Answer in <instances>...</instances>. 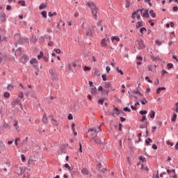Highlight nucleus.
<instances>
[{"label":"nucleus","mask_w":178,"mask_h":178,"mask_svg":"<svg viewBox=\"0 0 178 178\" xmlns=\"http://www.w3.org/2000/svg\"><path fill=\"white\" fill-rule=\"evenodd\" d=\"M86 6H88L91 9V13L92 16L95 17V20L97 19V13L99 11V8L96 6L95 3L93 2H88L86 3Z\"/></svg>","instance_id":"obj_1"},{"label":"nucleus","mask_w":178,"mask_h":178,"mask_svg":"<svg viewBox=\"0 0 178 178\" xmlns=\"http://www.w3.org/2000/svg\"><path fill=\"white\" fill-rule=\"evenodd\" d=\"M49 74L51 75L52 80H58V75L57 74V70L54 67H51L49 71Z\"/></svg>","instance_id":"obj_2"},{"label":"nucleus","mask_w":178,"mask_h":178,"mask_svg":"<svg viewBox=\"0 0 178 178\" xmlns=\"http://www.w3.org/2000/svg\"><path fill=\"white\" fill-rule=\"evenodd\" d=\"M101 131H102L101 130V127H99L97 129L91 128V129H88L87 133H88V132H93L92 134H91V138H95V137L97 136L98 132H99Z\"/></svg>","instance_id":"obj_3"},{"label":"nucleus","mask_w":178,"mask_h":178,"mask_svg":"<svg viewBox=\"0 0 178 178\" xmlns=\"http://www.w3.org/2000/svg\"><path fill=\"white\" fill-rule=\"evenodd\" d=\"M23 97H24L23 93L20 92L19 95H18V97L15 100H14L13 102H11V106L15 107L16 104H19Z\"/></svg>","instance_id":"obj_4"},{"label":"nucleus","mask_w":178,"mask_h":178,"mask_svg":"<svg viewBox=\"0 0 178 178\" xmlns=\"http://www.w3.org/2000/svg\"><path fill=\"white\" fill-rule=\"evenodd\" d=\"M142 14H143V10H136V12H134V13H132L131 18L133 19H136V15L137 19L139 20L141 17Z\"/></svg>","instance_id":"obj_5"},{"label":"nucleus","mask_w":178,"mask_h":178,"mask_svg":"<svg viewBox=\"0 0 178 178\" xmlns=\"http://www.w3.org/2000/svg\"><path fill=\"white\" fill-rule=\"evenodd\" d=\"M136 42H137L138 48L139 49H143L145 48V45L143 40H140L138 41H136Z\"/></svg>","instance_id":"obj_6"},{"label":"nucleus","mask_w":178,"mask_h":178,"mask_svg":"<svg viewBox=\"0 0 178 178\" xmlns=\"http://www.w3.org/2000/svg\"><path fill=\"white\" fill-rule=\"evenodd\" d=\"M25 96H26V97H33V98H35V99H37V96H36V95H35V92H33V91H29V92H27L26 94H25Z\"/></svg>","instance_id":"obj_7"},{"label":"nucleus","mask_w":178,"mask_h":178,"mask_svg":"<svg viewBox=\"0 0 178 178\" xmlns=\"http://www.w3.org/2000/svg\"><path fill=\"white\" fill-rule=\"evenodd\" d=\"M28 140H29V138L26 137L24 140L21 141L20 145L22 146H28V144H29Z\"/></svg>","instance_id":"obj_8"},{"label":"nucleus","mask_w":178,"mask_h":178,"mask_svg":"<svg viewBox=\"0 0 178 178\" xmlns=\"http://www.w3.org/2000/svg\"><path fill=\"white\" fill-rule=\"evenodd\" d=\"M30 63L33 65V67H36L38 65V60L36 58H32L30 60Z\"/></svg>","instance_id":"obj_9"},{"label":"nucleus","mask_w":178,"mask_h":178,"mask_svg":"<svg viewBox=\"0 0 178 178\" xmlns=\"http://www.w3.org/2000/svg\"><path fill=\"white\" fill-rule=\"evenodd\" d=\"M81 172L83 175H89V170H88L87 168H81Z\"/></svg>","instance_id":"obj_10"},{"label":"nucleus","mask_w":178,"mask_h":178,"mask_svg":"<svg viewBox=\"0 0 178 178\" xmlns=\"http://www.w3.org/2000/svg\"><path fill=\"white\" fill-rule=\"evenodd\" d=\"M19 170H20V172L18 173V176H22V175H23V173H24V172H26V167H20Z\"/></svg>","instance_id":"obj_11"},{"label":"nucleus","mask_w":178,"mask_h":178,"mask_svg":"<svg viewBox=\"0 0 178 178\" xmlns=\"http://www.w3.org/2000/svg\"><path fill=\"white\" fill-rule=\"evenodd\" d=\"M86 36H88L90 38H92L93 36L92 35V31L91 29H88L86 31Z\"/></svg>","instance_id":"obj_12"},{"label":"nucleus","mask_w":178,"mask_h":178,"mask_svg":"<svg viewBox=\"0 0 178 178\" xmlns=\"http://www.w3.org/2000/svg\"><path fill=\"white\" fill-rule=\"evenodd\" d=\"M90 92L92 95H95L97 92V88L95 86L90 87Z\"/></svg>","instance_id":"obj_13"},{"label":"nucleus","mask_w":178,"mask_h":178,"mask_svg":"<svg viewBox=\"0 0 178 178\" xmlns=\"http://www.w3.org/2000/svg\"><path fill=\"white\" fill-rule=\"evenodd\" d=\"M101 45L103 47H106L108 45V44L106 42V40L105 38L102 40Z\"/></svg>","instance_id":"obj_14"},{"label":"nucleus","mask_w":178,"mask_h":178,"mask_svg":"<svg viewBox=\"0 0 178 178\" xmlns=\"http://www.w3.org/2000/svg\"><path fill=\"white\" fill-rule=\"evenodd\" d=\"M143 16L145 18H149V10H145V13L143 14Z\"/></svg>","instance_id":"obj_15"},{"label":"nucleus","mask_w":178,"mask_h":178,"mask_svg":"<svg viewBox=\"0 0 178 178\" xmlns=\"http://www.w3.org/2000/svg\"><path fill=\"white\" fill-rule=\"evenodd\" d=\"M140 129L146 128V136H148L149 131H148V130H147V127H145V124H141V125H140Z\"/></svg>","instance_id":"obj_16"},{"label":"nucleus","mask_w":178,"mask_h":178,"mask_svg":"<svg viewBox=\"0 0 178 178\" xmlns=\"http://www.w3.org/2000/svg\"><path fill=\"white\" fill-rule=\"evenodd\" d=\"M42 121L44 124L47 123L48 120H47V115H46L45 114L43 115V117H42Z\"/></svg>","instance_id":"obj_17"},{"label":"nucleus","mask_w":178,"mask_h":178,"mask_svg":"<svg viewBox=\"0 0 178 178\" xmlns=\"http://www.w3.org/2000/svg\"><path fill=\"white\" fill-rule=\"evenodd\" d=\"M155 115H156V113L154 111H152L149 113V117L152 118V119H154L155 118Z\"/></svg>","instance_id":"obj_18"},{"label":"nucleus","mask_w":178,"mask_h":178,"mask_svg":"<svg viewBox=\"0 0 178 178\" xmlns=\"http://www.w3.org/2000/svg\"><path fill=\"white\" fill-rule=\"evenodd\" d=\"M114 40H116L117 42H120V38L118 36L112 37L111 38L112 42H113Z\"/></svg>","instance_id":"obj_19"},{"label":"nucleus","mask_w":178,"mask_h":178,"mask_svg":"<svg viewBox=\"0 0 178 178\" xmlns=\"http://www.w3.org/2000/svg\"><path fill=\"white\" fill-rule=\"evenodd\" d=\"M6 149V145L3 142H0V150H4Z\"/></svg>","instance_id":"obj_20"},{"label":"nucleus","mask_w":178,"mask_h":178,"mask_svg":"<svg viewBox=\"0 0 178 178\" xmlns=\"http://www.w3.org/2000/svg\"><path fill=\"white\" fill-rule=\"evenodd\" d=\"M166 88L165 87L159 88L156 90V94H160L161 90H165Z\"/></svg>","instance_id":"obj_21"},{"label":"nucleus","mask_w":178,"mask_h":178,"mask_svg":"<svg viewBox=\"0 0 178 178\" xmlns=\"http://www.w3.org/2000/svg\"><path fill=\"white\" fill-rule=\"evenodd\" d=\"M33 157H29V160H28V164L29 165H33Z\"/></svg>","instance_id":"obj_22"},{"label":"nucleus","mask_w":178,"mask_h":178,"mask_svg":"<svg viewBox=\"0 0 178 178\" xmlns=\"http://www.w3.org/2000/svg\"><path fill=\"white\" fill-rule=\"evenodd\" d=\"M149 14H150V15H151L152 17L156 18V13H154V10H150V11H149Z\"/></svg>","instance_id":"obj_23"},{"label":"nucleus","mask_w":178,"mask_h":178,"mask_svg":"<svg viewBox=\"0 0 178 178\" xmlns=\"http://www.w3.org/2000/svg\"><path fill=\"white\" fill-rule=\"evenodd\" d=\"M14 127L16 130H18V121L17 120H14Z\"/></svg>","instance_id":"obj_24"},{"label":"nucleus","mask_w":178,"mask_h":178,"mask_svg":"<svg viewBox=\"0 0 178 178\" xmlns=\"http://www.w3.org/2000/svg\"><path fill=\"white\" fill-rule=\"evenodd\" d=\"M41 15H42V17H44V18H47V11L43 10L42 12H41Z\"/></svg>","instance_id":"obj_25"},{"label":"nucleus","mask_w":178,"mask_h":178,"mask_svg":"<svg viewBox=\"0 0 178 178\" xmlns=\"http://www.w3.org/2000/svg\"><path fill=\"white\" fill-rule=\"evenodd\" d=\"M177 118V114L174 113V114H173V116H172V119H171V120H172V122H176Z\"/></svg>","instance_id":"obj_26"},{"label":"nucleus","mask_w":178,"mask_h":178,"mask_svg":"<svg viewBox=\"0 0 178 178\" xmlns=\"http://www.w3.org/2000/svg\"><path fill=\"white\" fill-rule=\"evenodd\" d=\"M105 88H112V85L111 83L109 82H107L105 83Z\"/></svg>","instance_id":"obj_27"},{"label":"nucleus","mask_w":178,"mask_h":178,"mask_svg":"<svg viewBox=\"0 0 178 178\" xmlns=\"http://www.w3.org/2000/svg\"><path fill=\"white\" fill-rule=\"evenodd\" d=\"M94 74L96 76H100L101 75L100 71L99 70H97V69H95Z\"/></svg>","instance_id":"obj_28"},{"label":"nucleus","mask_w":178,"mask_h":178,"mask_svg":"<svg viewBox=\"0 0 178 178\" xmlns=\"http://www.w3.org/2000/svg\"><path fill=\"white\" fill-rule=\"evenodd\" d=\"M64 166H65V168H66L67 169H68V170H69L70 172H71V171L72 170V168L69 165L68 163H65V164L64 165Z\"/></svg>","instance_id":"obj_29"},{"label":"nucleus","mask_w":178,"mask_h":178,"mask_svg":"<svg viewBox=\"0 0 178 178\" xmlns=\"http://www.w3.org/2000/svg\"><path fill=\"white\" fill-rule=\"evenodd\" d=\"M47 6L44 3H41L39 6V10H42V9H44L46 8Z\"/></svg>","instance_id":"obj_30"},{"label":"nucleus","mask_w":178,"mask_h":178,"mask_svg":"<svg viewBox=\"0 0 178 178\" xmlns=\"http://www.w3.org/2000/svg\"><path fill=\"white\" fill-rule=\"evenodd\" d=\"M142 26H143V22H137V24H136V28L137 29H139Z\"/></svg>","instance_id":"obj_31"},{"label":"nucleus","mask_w":178,"mask_h":178,"mask_svg":"<svg viewBox=\"0 0 178 178\" xmlns=\"http://www.w3.org/2000/svg\"><path fill=\"white\" fill-rule=\"evenodd\" d=\"M140 33L144 34V32H147V29L145 27H143L140 29Z\"/></svg>","instance_id":"obj_32"},{"label":"nucleus","mask_w":178,"mask_h":178,"mask_svg":"<svg viewBox=\"0 0 178 178\" xmlns=\"http://www.w3.org/2000/svg\"><path fill=\"white\" fill-rule=\"evenodd\" d=\"M6 37H1V35H0V42H6Z\"/></svg>","instance_id":"obj_33"},{"label":"nucleus","mask_w":178,"mask_h":178,"mask_svg":"<svg viewBox=\"0 0 178 178\" xmlns=\"http://www.w3.org/2000/svg\"><path fill=\"white\" fill-rule=\"evenodd\" d=\"M140 102L143 105H145L147 103H148V101L146 99V98H144L142 101H140Z\"/></svg>","instance_id":"obj_34"},{"label":"nucleus","mask_w":178,"mask_h":178,"mask_svg":"<svg viewBox=\"0 0 178 178\" xmlns=\"http://www.w3.org/2000/svg\"><path fill=\"white\" fill-rule=\"evenodd\" d=\"M37 41H38V39L36 38V37L32 36V38H31V42H32L33 43H35V42H37Z\"/></svg>","instance_id":"obj_35"},{"label":"nucleus","mask_w":178,"mask_h":178,"mask_svg":"<svg viewBox=\"0 0 178 178\" xmlns=\"http://www.w3.org/2000/svg\"><path fill=\"white\" fill-rule=\"evenodd\" d=\"M43 55H44L43 52H42V51H40V54H39V55H38V56H37L38 59L40 60L41 58L43 57Z\"/></svg>","instance_id":"obj_36"},{"label":"nucleus","mask_w":178,"mask_h":178,"mask_svg":"<svg viewBox=\"0 0 178 178\" xmlns=\"http://www.w3.org/2000/svg\"><path fill=\"white\" fill-rule=\"evenodd\" d=\"M139 159L142 161V162H147V159L145 157H143V156H140Z\"/></svg>","instance_id":"obj_37"},{"label":"nucleus","mask_w":178,"mask_h":178,"mask_svg":"<svg viewBox=\"0 0 178 178\" xmlns=\"http://www.w3.org/2000/svg\"><path fill=\"white\" fill-rule=\"evenodd\" d=\"M105 101V99L102 98L98 100V103L101 105L104 104V102Z\"/></svg>","instance_id":"obj_38"},{"label":"nucleus","mask_w":178,"mask_h":178,"mask_svg":"<svg viewBox=\"0 0 178 178\" xmlns=\"http://www.w3.org/2000/svg\"><path fill=\"white\" fill-rule=\"evenodd\" d=\"M94 139V141L97 143H99L100 144L101 143V139L100 138H93Z\"/></svg>","instance_id":"obj_39"},{"label":"nucleus","mask_w":178,"mask_h":178,"mask_svg":"<svg viewBox=\"0 0 178 178\" xmlns=\"http://www.w3.org/2000/svg\"><path fill=\"white\" fill-rule=\"evenodd\" d=\"M10 97V94L8 92H4V97L9 98Z\"/></svg>","instance_id":"obj_40"},{"label":"nucleus","mask_w":178,"mask_h":178,"mask_svg":"<svg viewBox=\"0 0 178 178\" xmlns=\"http://www.w3.org/2000/svg\"><path fill=\"white\" fill-rule=\"evenodd\" d=\"M10 128V126L8 123L4 122V124L3 125V129Z\"/></svg>","instance_id":"obj_41"},{"label":"nucleus","mask_w":178,"mask_h":178,"mask_svg":"<svg viewBox=\"0 0 178 178\" xmlns=\"http://www.w3.org/2000/svg\"><path fill=\"white\" fill-rule=\"evenodd\" d=\"M134 94H138L140 96H143V94L140 92V90H137L136 91L134 92Z\"/></svg>","instance_id":"obj_42"},{"label":"nucleus","mask_w":178,"mask_h":178,"mask_svg":"<svg viewBox=\"0 0 178 178\" xmlns=\"http://www.w3.org/2000/svg\"><path fill=\"white\" fill-rule=\"evenodd\" d=\"M19 140H20V138H16L15 139V144L16 146L19 145V143L17 142L19 141Z\"/></svg>","instance_id":"obj_43"},{"label":"nucleus","mask_w":178,"mask_h":178,"mask_svg":"<svg viewBox=\"0 0 178 178\" xmlns=\"http://www.w3.org/2000/svg\"><path fill=\"white\" fill-rule=\"evenodd\" d=\"M21 160H22V162H25L26 161V156L24 154H22L21 155Z\"/></svg>","instance_id":"obj_44"},{"label":"nucleus","mask_w":178,"mask_h":178,"mask_svg":"<svg viewBox=\"0 0 178 178\" xmlns=\"http://www.w3.org/2000/svg\"><path fill=\"white\" fill-rule=\"evenodd\" d=\"M67 119H68L69 120H73V115H72V114L69 113V115H67Z\"/></svg>","instance_id":"obj_45"},{"label":"nucleus","mask_w":178,"mask_h":178,"mask_svg":"<svg viewBox=\"0 0 178 178\" xmlns=\"http://www.w3.org/2000/svg\"><path fill=\"white\" fill-rule=\"evenodd\" d=\"M114 111H115L116 115H120V111L118 108H114Z\"/></svg>","instance_id":"obj_46"},{"label":"nucleus","mask_w":178,"mask_h":178,"mask_svg":"<svg viewBox=\"0 0 178 178\" xmlns=\"http://www.w3.org/2000/svg\"><path fill=\"white\" fill-rule=\"evenodd\" d=\"M14 88V86L13 85H8V86H7V90H11Z\"/></svg>","instance_id":"obj_47"},{"label":"nucleus","mask_w":178,"mask_h":178,"mask_svg":"<svg viewBox=\"0 0 178 178\" xmlns=\"http://www.w3.org/2000/svg\"><path fill=\"white\" fill-rule=\"evenodd\" d=\"M145 79L146 81H147V82L150 83H152L153 81L152 80L149 79V76H145Z\"/></svg>","instance_id":"obj_48"},{"label":"nucleus","mask_w":178,"mask_h":178,"mask_svg":"<svg viewBox=\"0 0 178 178\" xmlns=\"http://www.w3.org/2000/svg\"><path fill=\"white\" fill-rule=\"evenodd\" d=\"M116 70H117V72H118V73H120L121 75H124V72H123L122 70H120L119 68H117Z\"/></svg>","instance_id":"obj_49"},{"label":"nucleus","mask_w":178,"mask_h":178,"mask_svg":"<svg viewBox=\"0 0 178 178\" xmlns=\"http://www.w3.org/2000/svg\"><path fill=\"white\" fill-rule=\"evenodd\" d=\"M146 120H147V116L146 115H143L142 119L140 120V122H144Z\"/></svg>","instance_id":"obj_50"},{"label":"nucleus","mask_w":178,"mask_h":178,"mask_svg":"<svg viewBox=\"0 0 178 178\" xmlns=\"http://www.w3.org/2000/svg\"><path fill=\"white\" fill-rule=\"evenodd\" d=\"M18 3L19 4H21V6H25V1H18Z\"/></svg>","instance_id":"obj_51"},{"label":"nucleus","mask_w":178,"mask_h":178,"mask_svg":"<svg viewBox=\"0 0 178 178\" xmlns=\"http://www.w3.org/2000/svg\"><path fill=\"white\" fill-rule=\"evenodd\" d=\"M139 113L140 115H145V114L147 113V111H139Z\"/></svg>","instance_id":"obj_52"},{"label":"nucleus","mask_w":178,"mask_h":178,"mask_svg":"<svg viewBox=\"0 0 178 178\" xmlns=\"http://www.w3.org/2000/svg\"><path fill=\"white\" fill-rule=\"evenodd\" d=\"M102 78L103 81H106L107 80L106 79V74H102Z\"/></svg>","instance_id":"obj_53"},{"label":"nucleus","mask_w":178,"mask_h":178,"mask_svg":"<svg viewBox=\"0 0 178 178\" xmlns=\"http://www.w3.org/2000/svg\"><path fill=\"white\" fill-rule=\"evenodd\" d=\"M54 51L56 53V54H60L61 51L59 49H54Z\"/></svg>","instance_id":"obj_54"},{"label":"nucleus","mask_w":178,"mask_h":178,"mask_svg":"<svg viewBox=\"0 0 178 178\" xmlns=\"http://www.w3.org/2000/svg\"><path fill=\"white\" fill-rule=\"evenodd\" d=\"M76 124L74 123H72L71 125L72 131H74Z\"/></svg>","instance_id":"obj_55"},{"label":"nucleus","mask_w":178,"mask_h":178,"mask_svg":"<svg viewBox=\"0 0 178 178\" xmlns=\"http://www.w3.org/2000/svg\"><path fill=\"white\" fill-rule=\"evenodd\" d=\"M123 110H124V111L131 112V109L129 108L128 107H124V108H123Z\"/></svg>","instance_id":"obj_56"},{"label":"nucleus","mask_w":178,"mask_h":178,"mask_svg":"<svg viewBox=\"0 0 178 178\" xmlns=\"http://www.w3.org/2000/svg\"><path fill=\"white\" fill-rule=\"evenodd\" d=\"M155 43H156V44H158L159 46H161V45H162V42H161V41H159V40H156V41L155 42Z\"/></svg>","instance_id":"obj_57"},{"label":"nucleus","mask_w":178,"mask_h":178,"mask_svg":"<svg viewBox=\"0 0 178 178\" xmlns=\"http://www.w3.org/2000/svg\"><path fill=\"white\" fill-rule=\"evenodd\" d=\"M166 144L168 145H170V146H174V143L170 142V141H167Z\"/></svg>","instance_id":"obj_58"},{"label":"nucleus","mask_w":178,"mask_h":178,"mask_svg":"<svg viewBox=\"0 0 178 178\" xmlns=\"http://www.w3.org/2000/svg\"><path fill=\"white\" fill-rule=\"evenodd\" d=\"M106 71L107 73H109L110 71H111V67H110L109 66H107V67H106Z\"/></svg>","instance_id":"obj_59"},{"label":"nucleus","mask_w":178,"mask_h":178,"mask_svg":"<svg viewBox=\"0 0 178 178\" xmlns=\"http://www.w3.org/2000/svg\"><path fill=\"white\" fill-rule=\"evenodd\" d=\"M168 68L171 69V68H172L174 67V65L172 64V63H168Z\"/></svg>","instance_id":"obj_60"},{"label":"nucleus","mask_w":178,"mask_h":178,"mask_svg":"<svg viewBox=\"0 0 178 178\" xmlns=\"http://www.w3.org/2000/svg\"><path fill=\"white\" fill-rule=\"evenodd\" d=\"M172 10L175 11V12H177L178 11V7L177 6L173 7Z\"/></svg>","instance_id":"obj_61"},{"label":"nucleus","mask_w":178,"mask_h":178,"mask_svg":"<svg viewBox=\"0 0 178 178\" xmlns=\"http://www.w3.org/2000/svg\"><path fill=\"white\" fill-rule=\"evenodd\" d=\"M137 60H139V61H142L143 60V57L142 56H137L136 57Z\"/></svg>","instance_id":"obj_62"},{"label":"nucleus","mask_w":178,"mask_h":178,"mask_svg":"<svg viewBox=\"0 0 178 178\" xmlns=\"http://www.w3.org/2000/svg\"><path fill=\"white\" fill-rule=\"evenodd\" d=\"M175 107H176L175 112H176V113H178V102H177V103L175 104Z\"/></svg>","instance_id":"obj_63"},{"label":"nucleus","mask_w":178,"mask_h":178,"mask_svg":"<svg viewBox=\"0 0 178 178\" xmlns=\"http://www.w3.org/2000/svg\"><path fill=\"white\" fill-rule=\"evenodd\" d=\"M90 70V68L88 66H85L84 68H83L84 71H88V70Z\"/></svg>","instance_id":"obj_64"}]
</instances>
